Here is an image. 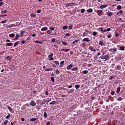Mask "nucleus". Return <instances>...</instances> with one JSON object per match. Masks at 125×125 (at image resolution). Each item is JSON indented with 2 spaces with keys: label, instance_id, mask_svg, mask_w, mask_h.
Instances as JSON below:
<instances>
[{
  "label": "nucleus",
  "instance_id": "nucleus-1",
  "mask_svg": "<svg viewBox=\"0 0 125 125\" xmlns=\"http://www.w3.org/2000/svg\"><path fill=\"white\" fill-rule=\"evenodd\" d=\"M49 61H51V60H54V58H53V53H51L48 56Z\"/></svg>",
  "mask_w": 125,
  "mask_h": 125
},
{
  "label": "nucleus",
  "instance_id": "nucleus-2",
  "mask_svg": "<svg viewBox=\"0 0 125 125\" xmlns=\"http://www.w3.org/2000/svg\"><path fill=\"white\" fill-rule=\"evenodd\" d=\"M100 58L101 59H105V60H109V56H108V55L101 56Z\"/></svg>",
  "mask_w": 125,
  "mask_h": 125
},
{
  "label": "nucleus",
  "instance_id": "nucleus-3",
  "mask_svg": "<svg viewBox=\"0 0 125 125\" xmlns=\"http://www.w3.org/2000/svg\"><path fill=\"white\" fill-rule=\"evenodd\" d=\"M109 51H110V52H112L113 53H116V52H117V51H118L117 48H111L109 50Z\"/></svg>",
  "mask_w": 125,
  "mask_h": 125
},
{
  "label": "nucleus",
  "instance_id": "nucleus-4",
  "mask_svg": "<svg viewBox=\"0 0 125 125\" xmlns=\"http://www.w3.org/2000/svg\"><path fill=\"white\" fill-rule=\"evenodd\" d=\"M30 105L32 106V107H35V106L37 105V104L34 101H31V102L30 103Z\"/></svg>",
  "mask_w": 125,
  "mask_h": 125
},
{
  "label": "nucleus",
  "instance_id": "nucleus-5",
  "mask_svg": "<svg viewBox=\"0 0 125 125\" xmlns=\"http://www.w3.org/2000/svg\"><path fill=\"white\" fill-rule=\"evenodd\" d=\"M102 12H103L101 10L96 11V13L98 14V15H99V16H101V15H102Z\"/></svg>",
  "mask_w": 125,
  "mask_h": 125
},
{
  "label": "nucleus",
  "instance_id": "nucleus-6",
  "mask_svg": "<svg viewBox=\"0 0 125 125\" xmlns=\"http://www.w3.org/2000/svg\"><path fill=\"white\" fill-rule=\"evenodd\" d=\"M94 47H92L91 46H89L88 49L89 50H90L91 51H93L94 52H95L96 51V49H93V48Z\"/></svg>",
  "mask_w": 125,
  "mask_h": 125
},
{
  "label": "nucleus",
  "instance_id": "nucleus-7",
  "mask_svg": "<svg viewBox=\"0 0 125 125\" xmlns=\"http://www.w3.org/2000/svg\"><path fill=\"white\" fill-rule=\"evenodd\" d=\"M30 16L31 18H37V15L36 14L32 13L30 14Z\"/></svg>",
  "mask_w": 125,
  "mask_h": 125
},
{
  "label": "nucleus",
  "instance_id": "nucleus-8",
  "mask_svg": "<svg viewBox=\"0 0 125 125\" xmlns=\"http://www.w3.org/2000/svg\"><path fill=\"white\" fill-rule=\"evenodd\" d=\"M72 68H73V64H72L67 65L66 67L67 70H70V69H72Z\"/></svg>",
  "mask_w": 125,
  "mask_h": 125
},
{
  "label": "nucleus",
  "instance_id": "nucleus-9",
  "mask_svg": "<svg viewBox=\"0 0 125 125\" xmlns=\"http://www.w3.org/2000/svg\"><path fill=\"white\" fill-rule=\"evenodd\" d=\"M108 6V5H102L99 7L100 9H103V8H106Z\"/></svg>",
  "mask_w": 125,
  "mask_h": 125
},
{
  "label": "nucleus",
  "instance_id": "nucleus-10",
  "mask_svg": "<svg viewBox=\"0 0 125 125\" xmlns=\"http://www.w3.org/2000/svg\"><path fill=\"white\" fill-rule=\"evenodd\" d=\"M83 42H90V40H89V38H84L83 40Z\"/></svg>",
  "mask_w": 125,
  "mask_h": 125
},
{
  "label": "nucleus",
  "instance_id": "nucleus-11",
  "mask_svg": "<svg viewBox=\"0 0 125 125\" xmlns=\"http://www.w3.org/2000/svg\"><path fill=\"white\" fill-rule=\"evenodd\" d=\"M75 3L72 2V3H68L66 4V6H73L74 5Z\"/></svg>",
  "mask_w": 125,
  "mask_h": 125
},
{
  "label": "nucleus",
  "instance_id": "nucleus-12",
  "mask_svg": "<svg viewBox=\"0 0 125 125\" xmlns=\"http://www.w3.org/2000/svg\"><path fill=\"white\" fill-rule=\"evenodd\" d=\"M47 30H48V28H47V27L46 26L43 27L41 29V31H47Z\"/></svg>",
  "mask_w": 125,
  "mask_h": 125
},
{
  "label": "nucleus",
  "instance_id": "nucleus-13",
  "mask_svg": "<svg viewBox=\"0 0 125 125\" xmlns=\"http://www.w3.org/2000/svg\"><path fill=\"white\" fill-rule=\"evenodd\" d=\"M61 51H64V52H68V51H70V49H62L61 50Z\"/></svg>",
  "mask_w": 125,
  "mask_h": 125
},
{
  "label": "nucleus",
  "instance_id": "nucleus-14",
  "mask_svg": "<svg viewBox=\"0 0 125 125\" xmlns=\"http://www.w3.org/2000/svg\"><path fill=\"white\" fill-rule=\"evenodd\" d=\"M39 120V118H32L30 119L31 122H35V121H38Z\"/></svg>",
  "mask_w": 125,
  "mask_h": 125
},
{
  "label": "nucleus",
  "instance_id": "nucleus-15",
  "mask_svg": "<svg viewBox=\"0 0 125 125\" xmlns=\"http://www.w3.org/2000/svg\"><path fill=\"white\" fill-rule=\"evenodd\" d=\"M80 41V40H75L73 42H72V43L73 44L77 45L78 44V42Z\"/></svg>",
  "mask_w": 125,
  "mask_h": 125
},
{
  "label": "nucleus",
  "instance_id": "nucleus-16",
  "mask_svg": "<svg viewBox=\"0 0 125 125\" xmlns=\"http://www.w3.org/2000/svg\"><path fill=\"white\" fill-rule=\"evenodd\" d=\"M112 15H113V13H112L111 12H107V16H108L109 17H111V16H112Z\"/></svg>",
  "mask_w": 125,
  "mask_h": 125
},
{
  "label": "nucleus",
  "instance_id": "nucleus-17",
  "mask_svg": "<svg viewBox=\"0 0 125 125\" xmlns=\"http://www.w3.org/2000/svg\"><path fill=\"white\" fill-rule=\"evenodd\" d=\"M92 11H93V10L91 8H90L87 10V12H88V13H91Z\"/></svg>",
  "mask_w": 125,
  "mask_h": 125
},
{
  "label": "nucleus",
  "instance_id": "nucleus-18",
  "mask_svg": "<svg viewBox=\"0 0 125 125\" xmlns=\"http://www.w3.org/2000/svg\"><path fill=\"white\" fill-rule=\"evenodd\" d=\"M46 102H47L46 100H43L42 102L40 104V105H43V104H45Z\"/></svg>",
  "mask_w": 125,
  "mask_h": 125
},
{
  "label": "nucleus",
  "instance_id": "nucleus-19",
  "mask_svg": "<svg viewBox=\"0 0 125 125\" xmlns=\"http://www.w3.org/2000/svg\"><path fill=\"white\" fill-rule=\"evenodd\" d=\"M53 62V63L56 64L57 66H58L60 64H59V62H58V61H54Z\"/></svg>",
  "mask_w": 125,
  "mask_h": 125
},
{
  "label": "nucleus",
  "instance_id": "nucleus-20",
  "mask_svg": "<svg viewBox=\"0 0 125 125\" xmlns=\"http://www.w3.org/2000/svg\"><path fill=\"white\" fill-rule=\"evenodd\" d=\"M74 91H75V89H72L69 92H68L67 93H68V94H70V93H73Z\"/></svg>",
  "mask_w": 125,
  "mask_h": 125
},
{
  "label": "nucleus",
  "instance_id": "nucleus-21",
  "mask_svg": "<svg viewBox=\"0 0 125 125\" xmlns=\"http://www.w3.org/2000/svg\"><path fill=\"white\" fill-rule=\"evenodd\" d=\"M9 36L10 37V38H14V37H15V34L12 33L11 34H10Z\"/></svg>",
  "mask_w": 125,
  "mask_h": 125
},
{
  "label": "nucleus",
  "instance_id": "nucleus-22",
  "mask_svg": "<svg viewBox=\"0 0 125 125\" xmlns=\"http://www.w3.org/2000/svg\"><path fill=\"white\" fill-rule=\"evenodd\" d=\"M6 45L7 46H11L12 45H13V43H7Z\"/></svg>",
  "mask_w": 125,
  "mask_h": 125
},
{
  "label": "nucleus",
  "instance_id": "nucleus-23",
  "mask_svg": "<svg viewBox=\"0 0 125 125\" xmlns=\"http://www.w3.org/2000/svg\"><path fill=\"white\" fill-rule=\"evenodd\" d=\"M48 71H52V68H47L44 70V72H48Z\"/></svg>",
  "mask_w": 125,
  "mask_h": 125
},
{
  "label": "nucleus",
  "instance_id": "nucleus-24",
  "mask_svg": "<svg viewBox=\"0 0 125 125\" xmlns=\"http://www.w3.org/2000/svg\"><path fill=\"white\" fill-rule=\"evenodd\" d=\"M35 43H40V44H42L43 42H40V41H35Z\"/></svg>",
  "mask_w": 125,
  "mask_h": 125
},
{
  "label": "nucleus",
  "instance_id": "nucleus-25",
  "mask_svg": "<svg viewBox=\"0 0 125 125\" xmlns=\"http://www.w3.org/2000/svg\"><path fill=\"white\" fill-rule=\"evenodd\" d=\"M8 124V120H5L3 123H2V125H6Z\"/></svg>",
  "mask_w": 125,
  "mask_h": 125
},
{
  "label": "nucleus",
  "instance_id": "nucleus-26",
  "mask_svg": "<svg viewBox=\"0 0 125 125\" xmlns=\"http://www.w3.org/2000/svg\"><path fill=\"white\" fill-rule=\"evenodd\" d=\"M78 67H73L71 70L72 71H78Z\"/></svg>",
  "mask_w": 125,
  "mask_h": 125
},
{
  "label": "nucleus",
  "instance_id": "nucleus-27",
  "mask_svg": "<svg viewBox=\"0 0 125 125\" xmlns=\"http://www.w3.org/2000/svg\"><path fill=\"white\" fill-rule=\"evenodd\" d=\"M18 44H19V42L18 41L17 42H16L14 44V46H17V45H18Z\"/></svg>",
  "mask_w": 125,
  "mask_h": 125
},
{
  "label": "nucleus",
  "instance_id": "nucleus-28",
  "mask_svg": "<svg viewBox=\"0 0 125 125\" xmlns=\"http://www.w3.org/2000/svg\"><path fill=\"white\" fill-rule=\"evenodd\" d=\"M120 90H121V87H118L117 88V91H116L117 93H119L120 92Z\"/></svg>",
  "mask_w": 125,
  "mask_h": 125
},
{
  "label": "nucleus",
  "instance_id": "nucleus-29",
  "mask_svg": "<svg viewBox=\"0 0 125 125\" xmlns=\"http://www.w3.org/2000/svg\"><path fill=\"white\" fill-rule=\"evenodd\" d=\"M24 33H25V31H23L22 30L21 31V37L24 36Z\"/></svg>",
  "mask_w": 125,
  "mask_h": 125
},
{
  "label": "nucleus",
  "instance_id": "nucleus-30",
  "mask_svg": "<svg viewBox=\"0 0 125 125\" xmlns=\"http://www.w3.org/2000/svg\"><path fill=\"white\" fill-rule=\"evenodd\" d=\"M121 8H122V6L120 5L117 6V9L118 10H120V9H121Z\"/></svg>",
  "mask_w": 125,
  "mask_h": 125
},
{
  "label": "nucleus",
  "instance_id": "nucleus-31",
  "mask_svg": "<svg viewBox=\"0 0 125 125\" xmlns=\"http://www.w3.org/2000/svg\"><path fill=\"white\" fill-rule=\"evenodd\" d=\"M67 29H68V26L67 25H64L62 27V30H67Z\"/></svg>",
  "mask_w": 125,
  "mask_h": 125
},
{
  "label": "nucleus",
  "instance_id": "nucleus-32",
  "mask_svg": "<svg viewBox=\"0 0 125 125\" xmlns=\"http://www.w3.org/2000/svg\"><path fill=\"white\" fill-rule=\"evenodd\" d=\"M68 29H69V30H72V29H73V24L70 25L69 26V27H68Z\"/></svg>",
  "mask_w": 125,
  "mask_h": 125
},
{
  "label": "nucleus",
  "instance_id": "nucleus-33",
  "mask_svg": "<svg viewBox=\"0 0 125 125\" xmlns=\"http://www.w3.org/2000/svg\"><path fill=\"white\" fill-rule=\"evenodd\" d=\"M83 74H86L88 73V71L87 70H84L83 71Z\"/></svg>",
  "mask_w": 125,
  "mask_h": 125
},
{
  "label": "nucleus",
  "instance_id": "nucleus-34",
  "mask_svg": "<svg viewBox=\"0 0 125 125\" xmlns=\"http://www.w3.org/2000/svg\"><path fill=\"white\" fill-rule=\"evenodd\" d=\"M99 44L100 45H101V46H103V44H104V43H103V42L102 41H100L99 42Z\"/></svg>",
  "mask_w": 125,
  "mask_h": 125
},
{
  "label": "nucleus",
  "instance_id": "nucleus-35",
  "mask_svg": "<svg viewBox=\"0 0 125 125\" xmlns=\"http://www.w3.org/2000/svg\"><path fill=\"white\" fill-rule=\"evenodd\" d=\"M125 46H121L120 47V50L124 51L125 50Z\"/></svg>",
  "mask_w": 125,
  "mask_h": 125
},
{
  "label": "nucleus",
  "instance_id": "nucleus-36",
  "mask_svg": "<svg viewBox=\"0 0 125 125\" xmlns=\"http://www.w3.org/2000/svg\"><path fill=\"white\" fill-rule=\"evenodd\" d=\"M56 102L55 101H53V102L50 103L49 104H50V105H54V104H55Z\"/></svg>",
  "mask_w": 125,
  "mask_h": 125
},
{
  "label": "nucleus",
  "instance_id": "nucleus-37",
  "mask_svg": "<svg viewBox=\"0 0 125 125\" xmlns=\"http://www.w3.org/2000/svg\"><path fill=\"white\" fill-rule=\"evenodd\" d=\"M8 110H9V111L10 112H12V111L13 110L12 108H11V107H10V106H8Z\"/></svg>",
  "mask_w": 125,
  "mask_h": 125
},
{
  "label": "nucleus",
  "instance_id": "nucleus-38",
  "mask_svg": "<svg viewBox=\"0 0 125 125\" xmlns=\"http://www.w3.org/2000/svg\"><path fill=\"white\" fill-rule=\"evenodd\" d=\"M80 85L79 84H76L75 85V88H76V89H79V88H80Z\"/></svg>",
  "mask_w": 125,
  "mask_h": 125
},
{
  "label": "nucleus",
  "instance_id": "nucleus-39",
  "mask_svg": "<svg viewBox=\"0 0 125 125\" xmlns=\"http://www.w3.org/2000/svg\"><path fill=\"white\" fill-rule=\"evenodd\" d=\"M19 37H20V35L19 34H16V38H15V40L18 39V38H19Z\"/></svg>",
  "mask_w": 125,
  "mask_h": 125
},
{
  "label": "nucleus",
  "instance_id": "nucleus-40",
  "mask_svg": "<svg viewBox=\"0 0 125 125\" xmlns=\"http://www.w3.org/2000/svg\"><path fill=\"white\" fill-rule=\"evenodd\" d=\"M51 81L53 83H54V82L55 81V79H54V77H51Z\"/></svg>",
  "mask_w": 125,
  "mask_h": 125
},
{
  "label": "nucleus",
  "instance_id": "nucleus-41",
  "mask_svg": "<svg viewBox=\"0 0 125 125\" xmlns=\"http://www.w3.org/2000/svg\"><path fill=\"white\" fill-rule=\"evenodd\" d=\"M49 29L51 30V31H54L55 28L54 27H50Z\"/></svg>",
  "mask_w": 125,
  "mask_h": 125
},
{
  "label": "nucleus",
  "instance_id": "nucleus-42",
  "mask_svg": "<svg viewBox=\"0 0 125 125\" xmlns=\"http://www.w3.org/2000/svg\"><path fill=\"white\" fill-rule=\"evenodd\" d=\"M56 39L55 38H52L51 39V42H55Z\"/></svg>",
  "mask_w": 125,
  "mask_h": 125
},
{
  "label": "nucleus",
  "instance_id": "nucleus-43",
  "mask_svg": "<svg viewBox=\"0 0 125 125\" xmlns=\"http://www.w3.org/2000/svg\"><path fill=\"white\" fill-rule=\"evenodd\" d=\"M119 14H123L124 13V11L121 10L120 11H119Z\"/></svg>",
  "mask_w": 125,
  "mask_h": 125
},
{
  "label": "nucleus",
  "instance_id": "nucleus-44",
  "mask_svg": "<svg viewBox=\"0 0 125 125\" xmlns=\"http://www.w3.org/2000/svg\"><path fill=\"white\" fill-rule=\"evenodd\" d=\"M7 21V20H5V21H1L0 23H1V24H4V23H5Z\"/></svg>",
  "mask_w": 125,
  "mask_h": 125
},
{
  "label": "nucleus",
  "instance_id": "nucleus-45",
  "mask_svg": "<svg viewBox=\"0 0 125 125\" xmlns=\"http://www.w3.org/2000/svg\"><path fill=\"white\" fill-rule=\"evenodd\" d=\"M118 101H122L123 100V98L122 97H119L117 99Z\"/></svg>",
  "mask_w": 125,
  "mask_h": 125
},
{
  "label": "nucleus",
  "instance_id": "nucleus-46",
  "mask_svg": "<svg viewBox=\"0 0 125 125\" xmlns=\"http://www.w3.org/2000/svg\"><path fill=\"white\" fill-rule=\"evenodd\" d=\"M84 11H85V9H82L81 11V13H83V12H84Z\"/></svg>",
  "mask_w": 125,
  "mask_h": 125
},
{
  "label": "nucleus",
  "instance_id": "nucleus-47",
  "mask_svg": "<svg viewBox=\"0 0 125 125\" xmlns=\"http://www.w3.org/2000/svg\"><path fill=\"white\" fill-rule=\"evenodd\" d=\"M13 26H16L14 24H10L9 26H8V28H11V27H13Z\"/></svg>",
  "mask_w": 125,
  "mask_h": 125
},
{
  "label": "nucleus",
  "instance_id": "nucleus-48",
  "mask_svg": "<svg viewBox=\"0 0 125 125\" xmlns=\"http://www.w3.org/2000/svg\"><path fill=\"white\" fill-rule=\"evenodd\" d=\"M65 36H66L67 37H70L71 36V34L69 33H66Z\"/></svg>",
  "mask_w": 125,
  "mask_h": 125
},
{
  "label": "nucleus",
  "instance_id": "nucleus-49",
  "mask_svg": "<svg viewBox=\"0 0 125 125\" xmlns=\"http://www.w3.org/2000/svg\"><path fill=\"white\" fill-rule=\"evenodd\" d=\"M47 117V114L46 112H44V118H46Z\"/></svg>",
  "mask_w": 125,
  "mask_h": 125
},
{
  "label": "nucleus",
  "instance_id": "nucleus-50",
  "mask_svg": "<svg viewBox=\"0 0 125 125\" xmlns=\"http://www.w3.org/2000/svg\"><path fill=\"white\" fill-rule=\"evenodd\" d=\"M1 13H7V10L2 11Z\"/></svg>",
  "mask_w": 125,
  "mask_h": 125
},
{
  "label": "nucleus",
  "instance_id": "nucleus-51",
  "mask_svg": "<svg viewBox=\"0 0 125 125\" xmlns=\"http://www.w3.org/2000/svg\"><path fill=\"white\" fill-rule=\"evenodd\" d=\"M120 36V34H118L117 32H115V36L116 37H119Z\"/></svg>",
  "mask_w": 125,
  "mask_h": 125
},
{
  "label": "nucleus",
  "instance_id": "nucleus-52",
  "mask_svg": "<svg viewBox=\"0 0 125 125\" xmlns=\"http://www.w3.org/2000/svg\"><path fill=\"white\" fill-rule=\"evenodd\" d=\"M96 35H97V32H93V36H96Z\"/></svg>",
  "mask_w": 125,
  "mask_h": 125
},
{
  "label": "nucleus",
  "instance_id": "nucleus-53",
  "mask_svg": "<svg viewBox=\"0 0 125 125\" xmlns=\"http://www.w3.org/2000/svg\"><path fill=\"white\" fill-rule=\"evenodd\" d=\"M114 79V76L112 75L110 76V77L109 78V80H113Z\"/></svg>",
  "mask_w": 125,
  "mask_h": 125
},
{
  "label": "nucleus",
  "instance_id": "nucleus-54",
  "mask_svg": "<svg viewBox=\"0 0 125 125\" xmlns=\"http://www.w3.org/2000/svg\"><path fill=\"white\" fill-rule=\"evenodd\" d=\"M56 73L57 74V75H59V70H58V69H57L56 70Z\"/></svg>",
  "mask_w": 125,
  "mask_h": 125
},
{
  "label": "nucleus",
  "instance_id": "nucleus-55",
  "mask_svg": "<svg viewBox=\"0 0 125 125\" xmlns=\"http://www.w3.org/2000/svg\"><path fill=\"white\" fill-rule=\"evenodd\" d=\"M86 35H87V34L86 33L83 32V37H85V36H86Z\"/></svg>",
  "mask_w": 125,
  "mask_h": 125
},
{
  "label": "nucleus",
  "instance_id": "nucleus-56",
  "mask_svg": "<svg viewBox=\"0 0 125 125\" xmlns=\"http://www.w3.org/2000/svg\"><path fill=\"white\" fill-rule=\"evenodd\" d=\"M64 61H62L61 62L60 64L61 65H64Z\"/></svg>",
  "mask_w": 125,
  "mask_h": 125
},
{
  "label": "nucleus",
  "instance_id": "nucleus-57",
  "mask_svg": "<svg viewBox=\"0 0 125 125\" xmlns=\"http://www.w3.org/2000/svg\"><path fill=\"white\" fill-rule=\"evenodd\" d=\"M47 33L48 34H51V33H52V31H51V30H48V31H47Z\"/></svg>",
  "mask_w": 125,
  "mask_h": 125
},
{
  "label": "nucleus",
  "instance_id": "nucleus-58",
  "mask_svg": "<svg viewBox=\"0 0 125 125\" xmlns=\"http://www.w3.org/2000/svg\"><path fill=\"white\" fill-rule=\"evenodd\" d=\"M62 44H63V45H67V43L64 42H62Z\"/></svg>",
  "mask_w": 125,
  "mask_h": 125
},
{
  "label": "nucleus",
  "instance_id": "nucleus-59",
  "mask_svg": "<svg viewBox=\"0 0 125 125\" xmlns=\"http://www.w3.org/2000/svg\"><path fill=\"white\" fill-rule=\"evenodd\" d=\"M110 94H111V95H115V92L112 91L111 92Z\"/></svg>",
  "mask_w": 125,
  "mask_h": 125
},
{
  "label": "nucleus",
  "instance_id": "nucleus-60",
  "mask_svg": "<svg viewBox=\"0 0 125 125\" xmlns=\"http://www.w3.org/2000/svg\"><path fill=\"white\" fill-rule=\"evenodd\" d=\"M8 118H10V114H8L7 116H6V119H8Z\"/></svg>",
  "mask_w": 125,
  "mask_h": 125
},
{
  "label": "nucleus",
  "instance_id": "nucleus-61",
  "mask_svg": "<svg viewBox=\"0 0 125 125\" xmlns=\"http://www.w3.org/2000/svg\"><path fill=\"white\" fill-rule=\"evenodd\" d=\"M3 1L0 2V6H1V5H3Z\"/></svg>",
  "mask_w": 125,
  "mask_h": 125
},
{
  "label": "nucleus",
  "instance_id": "nucleus-62",
  "mask_svg": "<svg viewBox=\"0 0 125 125\" xmlns=\"http://www.w3.org/2000/svg\"><path fill=\"white\" fill-rule=\"evenodd\" d=\"M115 67V63H112L111 64V68H114Z\"/></svg>",
  "mask_w": 125,
  "mask_h": 125
},
{
  "label": "nucleus",
  "instance_id": "nucleus-63",
  "mask_svg": "<svg viewBox=\"0 0 125 125\" xmlns=\"http://www.w3.org/2000/svg\"><path fill=\"white\" fill-rule=\"evenodd\" d=\"M100 29L101 32H102H102H103V27H100Z\"/></svg>",
  "mask_w": 125,
  "mask_h": 125
},
{
  "label": "nucleus",
  "instance_id": "nucleus-64",
  "mask_svg": "<svg viewBox=\"0 0 125 125\" xmlns=\"http://www.w3.org/2000/svg\"><path fill=\"white\" fill-rule=\"evenodd\" d=\"M45 94L46 95H48V91H45Z\"/></svg>",
  "mask_w": 125,
  "mask_h": 125
}]
</instances>
